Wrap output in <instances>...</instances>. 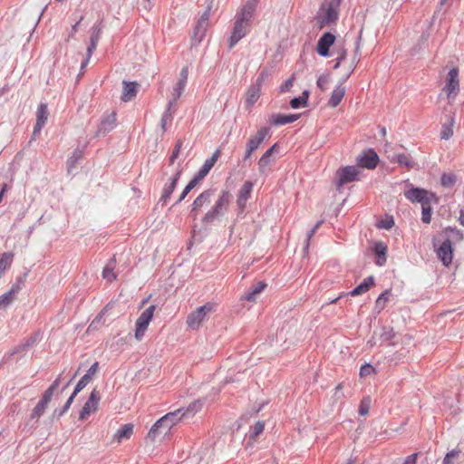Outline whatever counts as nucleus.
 <instances>
[{
    "instance_id": "obj_55",
    "label": "nucleus",
    "mask_w": 464,
    "mask_h": 464,
    "mask_svg": "<svg viewBox=\"0 0 464 464\" xmlns=\"http://www.w3.org/2000/svg\"><path fill=\"white\" fill-rule=\"evenodd\" d=\"M373 372H374V369L372 365L365 364L361 367L360 375L362 377H365V376L372 374Z\"/></svg>"
},
{
    "instance_id": "obj_34",
    "label": "nucleus",
    "mask_w": 464,
    "mask_h": 464,
    "mask_svg": "<svg viewBox=\"0 0 464 464\" xmlns=\"http://www.w3.org/2000/svg\"><path fill=\"white\" fill-rule=\"evenodd\" d=\"M455 124L454 116H450L448 122L444 123L440 131V138L442 140H449L453 135V126Z\"/></svg>"
},
{
    "instance_id": "obj_58",
    "label": "nucleus",
    "mask_w": 464,
    "mask_h": 464,
    "mask_svg": "<svg viewBox=\"0 0 464 464\" xmlns=\"http://www.w3.org/2000/svg\"><path fill=\"white\" fill-rule=\"evenodd\" d=\"M322 224V221H319L317 222L314 227L310 230V232L307 234V239H306V246H305V248L308 247L309 246V242L311 240V237L314 236V234L316 232V230L319 228V227L321 226Z\"/></svg>"
},
{
    "instance_id": "obj_45",
    "label": "nucleus",
    "mask_w": 464,
    "mask_h": 464,
    "mask_svg": "<svg viewBox=\"0 0 464 464\" xmlns=\"http://www.w3.org/2000/svg\"><path fill=\"white\" fill-rule=\"evenodd\" d=\"M264 429H265V423L263 421H257L254 425L249 438L251 440H256V438L258 437L263 432Z\"/></svg>"
},
{
    "instance_id": "obj_23",
    "label": "nucleus",
    "mask_w": 464,
    "mask_h": 464,
    "mask_svg": "<svg viewBox=\"0 0 464 464\" xmlns=\"http://www.w3.org/2000/svg\"><path fill=\"white\" fill-rule=\"evenodd\" d=\"M345 95V87L341 83L337 85L332 92V95L329 99L328 105L330 107H337L342 102L343 98Z\"/></svg>"
},
{
    "instance_id": "obj_33",
    "label": "nucleus",
    "mask_w": 464,
    "mask_h": 464,
    "mask_svg": "<svg viewBox=\"0 0 464 464\" xmlns=\"http://www.w3.org/2000/svg\"><path fill=\"white\" fill-rule=\"evenodd\" d=\"M266 286V284L264 282H258L255 285H253L252 289L246 293L244 298L249 302H255L256 299V295H259Z\"/></svg>"
},
{
    "instance_id": "obj_41",
    "label": "nucleus",
    "mask_w": 464,
    "mask_h": 464,
    "mask_svg": "<svg viewBox=\"0 0 464 464\" xmlns=\"http://www.w3.org/2000/svg\"><path fill=\"white\" fill-rule=\"evenodd\" d=\"M395 334L392 328L384 326L381 329L379 339L382 342L392 341L395 337Z\"/></svg>"
},
{
    "instance_id": "obj_40",
    "label": "nucleus",
    "mask_w": 464,
    "mask_h": 464,
    "mask_svg": "<svg viewBox=\"0 0 464 464\" xmlns=\"http://www.w3.org/2000/svg\"><path fill=\"white\" fill-rule=\"evenodd\" d=\"M115 266V260L111 259L107 266L104 267L102 271V276L103 278L107 279L108 281H111L115 279V275L113 273V268Z\"/></svg>"
},
{
    "instance_id": "obj_24",
    "label": "nucleus",
    "mask_w": 464,
    "mask_h": 464,
    "mask_svg": "<svg viewBox=\"0 0 464 464\" xmlns=\"http://www.w3.org/2000/svg\"><path fill=\"white\" fill-rule=\"evenodd\" d=\"M299 114H273L271 116L270 121L274 125H285L287 123H292L298 120Z\"/></svg>"
},
{
    "instance_id": "obj_47",
    "label": "nucleus",
    "mask_w": 464,
    "mask_h": 464,
    "mask_svg": "<svg viewBox=\"0 0 464 464\" xmlns=\"http://www.w3.org/2000/svg\"><path fill=\"white\" fill-rule=\"evenodd\" d=\"M330 83V77L327 74L321 75L316 82L318 88L321 91L325 92L327 90L328 84Z\"/></svg>"
},
{
    "instance_id": "obj_59",
    "label": "nucleus",
    "mask_w": 464,
    "mask_h": 464,
    "mask_svg": "<svg viewBox=\"0 0 464 464\" xmlns=\"http://www.w3.org/2000/svg\"><path fill=\"white\" fill-rule=\"evenodd\" d=\"M98 369H99V363L96 362L89 368V370L85 375H88L89 377L92 378V376L98 372Z\"/></svg>"
},
{
    "instance_id": "obj_49",
    "label": "nucleus",
    "mask_w": 464,
    "mask_h": 464,
    "mask_svg": "<svg viewBox=\"0 0 464 464\" xmlns=\"http://www.w3.org/2000/svg\"><path fill=\"white\" fill-rule=\"evenodd\" d=\"M183 141L181 140H179L174 147V150L171 153V156L169 158V164H173L175 160L179 157V151L182 148Z\"/></svg>"
},
{
    "instance_id": "obj_2",
    "label": "nucleus",
    "mask_w": 464,
    "mask_h": 464,
    "mask_svg": "<svg viewBox=\"0 0 464 464\" xmlns=\"http://www.w3.org/2000/svg\"><path fill=\"white\" fill-rule=\"evenodd\" d=\"M186 413L183 409H178L172 412H169L160 420H158L150 430L147 438L151 441H155L159 435H167L170 429L177 424Z\"/></svg>"
},
{
    "instance_id": "obj_26",
    "label": "nucleus",
    "mask_w": 464,
    "mask_h": 464,
    "mask_svg": "<svg viewBox=\"0 0 464 464\" xmlns=\"http://www.w3.org/2000/svg\"><path fill=\"white\" fill-rule=\"evenodd\" d=\"M133 428H134V426L131 423H127V424L123 425L114 434V440L118 443L121 442L123 440H129L133 433Z\"/></svg>"
},
{
    "instance_id": "obj_3",
    "label": "nucleus",
    "mask_w": 464,
    "mask_h": 464,
    "mask_svg": "<svg viewBox=\"0 0 464 464\" xmlns=\"http://www.w3.org/2000/svg\"><path fill=\"white\" fill-rule=\"evenodd\" d=\"M341 0H325L317 14L319 27L323 28L338 19V7Z\"/></svg>"
},
{
    "instance_id": "obj_36",
    "label": "nucleus",
    "mask_w": 464,
    "mask_h": 464,
    "mask_svg": "<svg viewBox=\"0 0 464 464\" xmlns=\"http://www.w3.org/2000/svg\"><path fill=\"white\" fill-rule=\"evenodd\" d=\"M457 182V176L452 172L443 173L440 183L444 188H451Z\"/></svg>"
},
{
    "instance_id": "obj_62",
    "label": "nucleus",
    "mask_w": 464,
    "mask_h": 464,
    "mask_svg": "<svg viewBox=\"0 0 464 464\" xmlns=\"http://www.w3.org/2000/svg\"><path fill=\"white\" fill-rule=\"evenodd\" d=\"M290 105L293 109H297L303 105L302 99L300 97L294 98L290 101Z\"/></svg>"
},
{
    "instance_id": "obj_51",
    "label": "nucleus",
    "mask_w": 464,
    "mask_h": 464,
    "mask_svg": "<svg viewBox=\"0 0 464 464\" xmlns=\"http://www.w3.org/2000/svg\"><path fill=\"white\" fill-rule=\"evenodd\" d=\"M459 455V451L453 450L448 452L443 459V464H453V460L458 458Z\"/></svg>"
},
{
    "instance_id": "obj_8",
    "label": "nucleus",
    "mask_w": 464,
    "mask_h": 464,
    "mask_svg": "<svg viewBox=\"0 0 464 464\" xmlns=\"http://www.w3.org/2000/svg\"><path fill=\"white\" fill-rule=\"evenodd\" d=\"M404 195L410 201L419 202L421 206L439 202V198L434 193L418 188L406 191Z\"/></svg>"
},
{
    "instance_id": "obj_12",
    "label": "nucleus",
    "mask_w": 464,
    "mask_h": 464,
    "mask_svg": "<svg viewBox=\"0 0 464 464\" xmlns=\"http://www.w3.org/2000/svg\"><path fill=\"white\" fill-rule=\"evenodd\" d=\"M100 400V392L96 389H93L80 412L79 419L85 420L92 412H95L98 410Z\"/></svg>"
},
{
    "instance_id": "obj_43",
    "label": "nucleus",
    "mask_w": 464,
    "mask_h": 464,
    "mask_svg": "<svg viewBox=\"0 0 464 464\" xmlns=\"http://www.w3.org/2000/svg\"><path fill=\"white\" fill-rule=\"evenodd\" d=\"M371 408V399L369 397L363 398L359 406V414L366 416Z\"/></svg>"
},
{
    "instance_id": "obj_5",
    "label": "nucleus",
    "mask_w": 464,
    "mask_h": 464,
    "mask_svg": "<svg viewBox=\"0 0 464 464\" xmlns=\"http://www.w3.org/2000/svg\"><path fill=\"white\" fill-rule=\"evenodd\" d=\"M214 304L207 303L191 312L187 317L186 323L188 326L192 330H198L203 322H205L208 315L214 311Z\"/></svg>"
},
{
    "instance_id": "obj_9",
    "label": "nucleus",
    "mask_w": 464,
    "mask_h": 464,
    "mask_svg": "<svg viewBox=\"0 0 464 464\" xmlns=\"http://www.w3.org/2000/svg\"><path fill=\"white\" fill-rule=\"evenodd\" d=\"M459 89V70L453 67L448 72L443 92L447 94L448 99H455Z\"/></svg>"
},
{
    "instance_id": "obj_29",
    "label": "nucleus",
    "mask_w": 464,
    "mask_h": 464,
    "mask_svg": "<svg viewBox=\"0 0 464 464\" xmlns=\"http://www.w3.org/2000/svg\"><path fill=\"white\" fill-rule=\"evenodd\" d=\"M374 285V277L372 276L365 278L362 283L356 286L353 291L350 292L352 296L359 295L366 293L371 286Z\"/></svg>"
},
{
    "instance_id": "obj_6",
    "label": "nucleus",
    "mask_w": 464,
    "mask_h": 464,
    "mask_svg": "<svg viewBox=\"0 0 464 464\" xmlns=\"http://www.w3.org/2000/svg\"><path fill=\"white\" fill-rule=\"evenodd\" d=\"M230 198L231 195L228 191H222L212 209L204 216L203 221L211 223L218 217L223 216L227 209Z\"/></svg>"
},
{
    "instance_id": "obj_37",
    "label": "nucleus",
    "mask_w": 464,
    "mask_h": 464,
    "mask_svg": "<svg viewBox=\"0 0 464 464\" xmlns=\"http://www.w3.org/2000/svg\"><path fill=\"white\" fill-rule=\"evenodd\" d=\"M203 407V401L201 400H197L191 402L186 409H183V412L186 413V416L194 415L196 412L199 411Z\"/></svg>"
},
{
    "instance_id": "obj_7",
    "label": "nucleus",
    "mask_w": 464,
    "mask_h": 464,
    "mask_svg": "<svg viewBox=\"0 0 464 464\" xmlns=\"http://www.w3.org/2000/svg\"><path fill=\"white\" fill-rule=\"evenodd\" d=\"M155 309H156V305H154V304L150 305L138 317L136 324H135V334H134V337L137 341H140L143 338L145 332L148 329L149 324L153 318Z\"/></svg>"
},
{
    "instance_id": "obj_13",
    "label": "nucleus",
    "mask_w": 464,
    "mask_h": 464,
    "mask_svg": "<svg viewBox=\"0 0 464 464\" xmlns=\"http://www.w3.org/2000/svg\"><path fill=\"white\" fill-rule=\"evenodd\" d=\"M335 36L331 33L324 34L317 43V53L324 57L330 56V47L334 44Z\"/></svg>"
},
{
    "instance_id": "obj_39",
    "label": "nucleus",
    "mask_w": 464,
    "mask_h": 464,
    "mask_svg": "<svg viewBox=\"0 0 464 464\" xmlns=\"http://www.w3.org/2000/svg\"><path fill=\"white\" fill-rule=\"evenodd\" d=\"M13 255L11 253H4L0 256V277L3 276L5 269L11 265Z\"/></svg>"
},
{
    "instance_id": "obj_52",
    "label": "nucleus",
    "mask_w": 464,
    "mask_h": 464,
    "mask_svg": "<svg viewBox=\"0 0 464 464\" xmlns=\"http://www.w3.org/2000/svg\"><path fill=\"white\" fill-rule=\"evenodd\" d=\"M269 76V73L267 71L264 70L260 72L258 75L256 83L253 84V86H258V89L261 90L262 84L265 82V80Z\"/></svg>"
},
{
    "instance_id": "obj_20",
    "label": "nucleus",
    "mask_w": 464,
    "mask_h": 464,
    "mask_svg": "<svg viewBox=\"0 0 464 464\" xmlns=\"http://www.w3.org/2000/svg\"><path fill=\"white\" fill-rule=\"evenodd\" d=\"M277 150V144H274L269 148L258 160V170L261 174H265L266 169L273 161V153Z\"/></svg>"
},
{
    "instance_id": "obj_30",
    "label": "nucleus",
    "mask_w": 464,
    "mask_h": 464,
    "mask_svg": "<svg viewBox=\"0 0 464 464\" xmlns=\"http://www.w3.org/2000/svg\"><path fill=\"white\" fill-rule=\"evenodd\" d=\"M123 85L121 99L124 102H129L137 94V84L135 82H123Z\"/></svg>"
},
{
    "instance_id": "obj_61",
    "label": "nucleus",
    "mask_w": 464,
    "mask_h": 464,
    "mask_svg": "<svg viewBox=\"0 0 464 464\" xmlns=\"http://www.w3.org/2000/svg\"><path fill=\"white\" fill-rule=\"evenodd\" d=\"M209 170L201 167L198 172L195 175V177L200 181L208 174Z\"/></svg>"
},
{
    "instance_id": "obj_60",
    "label": "nucleus",
    "mask_w": 464,
    "mask_h": 464,
    "mask_svg": "<svg viewBox=\"0 0 464 464\" xmlns=\"http://www.w3.org/2000/svg\"><path fill=\"white\" fill-rule=\"evenodd\" d=\"M209 170L201 167L198 172L195 175V177L200 181L208 174Z\"/></svg>"
},
{
    "instance_id": "obj_1",
    "label": "nucleus",
    "mask_w": 464,
    "mask_h": 464,
    "mask_svg": "<svg viewBox=\"0 0 464 464\" xmlns=\"http://www.w3.org/2000/svg\"><path fill=\"white\" fill-rule=\"evenodd\" d=\"M257 0H249L236 15V21L229 38V48L234 47L246 34L256 12Z\"/></svg>"
},
{
    "instance_id": "obj_22",
    "label": "nucleus",
    "mask_w": 464,
    "mask_h": 464,
    "mask_svg": "<svg viewBox=\"0 0 464 464\" xmlns=\"http://www.w3.org/2000/svg\"><path fill=\"white\" fill-rule=\"evenodd\" d=\"M180 174H181V169L178 170L177 173L174 175V177H172L170 179L169 183L165 185L161 198H160L161 201L166 202L170 198V195L172 194V192L174 191V189L177 186V183L180 177Z\"/></svg>"
},
{
    "instance_id": "obj_15",
    "label": "nucleus",
    "mask_w": 464,
    "mask_h": 464,
    "mask_svg": "<svg viewBox=\"0 0 464 464\" xmlns=\"http://www.w3.org/2000/svg\"><path fill=\"white\" fill-rule=\"evenodd\" d=\"M210 9L211 7L208 6L207 10L202 14L194 29L193 38L197 39L198 41H201L208 26Z\"/></svg>"
},
{
    "instance_id": "obj_54",
    "label": "nucleus",
    "mask_w": 464,
    "mask_h": 464,
    "mask_svg": "<svg viewBox=\"0 0 464 464\" xmlns=\"http://www.w3.org/2000/svg\"><path fill=\"white\" fill-rule=\"evenodd\" d=\"M171 119H172V112L169 111H165V112L163 113L162 118H161V128L163 130H166L167 122L169 121H171Z\"/></svg>"
},
{
    "instance_id": "obj_21",
    "label": "nucleus",
    "mask_w": 464,
    "mask_h": 464,
    "mask_svg": "<svg viewBox=\"0 0 464 464\" xmlns=\"http://www.w3.org/2000/svg\"><path fill=\"white\" fill-rule=\"evenodd\" d=\"M214 196V190L208 189L202 192L193 202L191 212L197 211L203 208L205 205H208Z\"/></svg>"
},
{
    "instance_id": "obj_31",
    "label": "nucleus",
    "mask_w": 464,
    "mask_h": 464,
    "mask_svg": "<svg viewBox=\"0 0 464 464\" xmlns=\"http://www.w3.org/2000/svg\"><path fill=\"white\" fill-rule=\"evenodd\" d=\"M345 41H338L335 47H334V53L337 55L336 57V63L334 66V69H337L340 67L342 61L346 57V48L344 46Z\"/></svg>"
},
{
    "instance_id": "obj_56",
    "label": "nucleus",
    "mask_w": 464,
    "mask_h": 464,
    "mask_svg": "<svg viewBox=\"0 0 464 464\" xmlns=\"http://www.w3.org/2000/svg\"><path fill=\"white\" fill-rule=\"evenodd\" d=\"M394 225L392 218H387L380 221L379 227L385 229H390Z\"/></svg>"
},
{
    "instance_id": "obj_18",
    "label": "nucleus",
    "mask_w": 464,
    "mask_h": 464,
    "mask_svg": "<svg viewBox=\"0 0 464 464\" xmlns=\"http://www.w3.org/2000/svg\"><path fill=\"white\" fill-rule=\"evenodd\" d=\"M269 129L266 127L260 128L257 132L251 136L246 143V147L250 149V151H255L258 149L260 144L265 140L266 137L268 136Z\"/></svg>"
},
{
    "instance_id": "obj_42",
    "label": "nucleus",
    "mask_w": 464,
    "mask_h": 464,
    "mask_svg": "<svg viewBox=\"0 0 464 464\" xmlns=\"http://www.w3.org/2000/svg\"><path fill=\"white\" fill-rule=\"evenodd\" d=\"M82 152L80 150H75L73 151L72 156L68 160L67 165H68V172H71L72 169L75 167L76 162L82 159Z\"/></svg>"
},
{
    "instance_id": "obj_63",
    "label": "nucleus",
    "mask_w": 464,
    "mask_h": 464,
    "mask_svg": "<svg viewBox=\"0 0 464 464\" xmlns=\"http://www.w3.org/2000/svg\"><path fill=\"white\" fill-rule=\"evenodd\" d=\"M417 457H418L417 453H413V454L408 456L405 459L403 464H416Z\"/></svg>"
},
{
    "instance_id": "obj_28",
    "label": "nucleus",
    "mask_w": 464,
    "mask_h": 464,
    "mask_svg": "<svg viewBox=\"0 0 464 464\" xmlns=\"http://www.w3.org/2000/svg\"><path fill=\"white\" fill-rule=\"evenodd\" d=\"M373 250L377 256L376 265L383 266L386 262L387 246L382 242H377L374 245Z\"/></svg>"
},
{
    "instance_id": "obj_27",
    "label": "nucleus",
    "mask_w": 464,
    "mask_h": 464,
    "mask_svg": "<svg viewBox=\"0 0 464 464\" xmlns=\"http://www.w3.org/2000/svg\"><path fill=\"white\" fill-rule=\"evenodd\" d=\"M252 188L253 183L251 181H246L242 186L237 198V204L240 208L245 206L246 200L250 197Z\"/></svg>"
},
{
    "instance_id": "obj_44",
    "label": "nucleus",
    "mask_w": 464,
    "mask_h": 464,
    "mask_svg": "<svg viewBox=\"0 0 464 464\" xmlns=\"http://www.w3.org/2000/svg\"><path fill=\"white\" fill-rule=\"evenodd\" d=\"M220 156V151L218 150H217L213 155L211 156V158L205 160L204 164H203V168H205L206 169H208L210 171V169L213 168V166L215 165V163L217 162L218 159L219 158Z\"/></svg>"
},
{
    "instance_id": "obj_14",
    "label": "nucleus",
    "mask_w": 464,
    "mask_h": 464,
    "mask_svg": "<svg viewBox=\"0 0 464 464\" xmlns=\"http://www.w3.org/2000/svg\"><path fill=\"white\" fill-rule=\"evenodd\" d=\"M48 115L49 112L47 105L45 103H41L36 112V123L34 128L33 138H35L40 133L42 128L47 121Z\"/></svg>"
},
{
    "instance_id": "obj_32",
    "label": "nucleus",
    "mask_w": 464,
    "mask_h": 464,
    "mask_svg": "<svg viewBox=\"0 0 464 464\" xmlns=\"http://www.w3.org/2000/svg\"><path fill=\"white\" fill-rule=\"evenodd\" d=\"M261 90L258 89V86H251L247 92L246 97V104L247 107H252L260 97Z\"/></svg>"
},
{
    "instance_id": "obj_19",
    "label": "nucleus",
    "mask_w": 464,
    "mask_h": 464,
    "mask_svg": "<svg viewBox=\"0 0 464 464\" xmlns=\"http://www.w3.org/2000/svg\"><path fill=\"white\" fill-rule=\"evenodd\" d=\"M188 68L187 66L183 67L179 72V80L176 85L173 88L171 92V96H175V99H179L182 95L188 81Z\"/></svg>"
},
{
    "instance_id": "obj_10",
    "label": "nucleus",
    "mask_w": 464,
    "mask_h": 464,
    "mask_svg": "<svg viewBox=\"0 0 464 464\" xmlns=\"http://www.w3.org/2000/svg\"><path fill=\"white\" fill-rule=\"evenodd\" d=\"M360 173L358 166H346L336 171V186L338 188L357 179Z\"/></svg>"
},
{
    "instance_id": "obj_25",
    "label": "nucleus",
    "mask_w": 464,
    "mask_h": 464,
    "mask_svg": "<svg viewBox=\"0 0 464 464\" xmlns=\"http://www.w3.org/2000/svg\"><path fill=\"white\" fill-rule=\"evenodd\" d=\"M392 162H398L401 165L407 167L408 169H411L415 167V162L412 160L411 157L408 154H392L388 156Z\"/></svg>"
},
{
    "instance_id": "obj_64",
    "label": "nucleus",
    "mask_w": 464,
    "mask_h": 464,
    "mask_svg": "<svg viewBox=\"0 0 464 464\" xmlns=\"http://www.w3.org/2000/svg\"><path fill=\"white\" fill-rule=\"evenodd\" d=\"M105 308L96 316V318L90 324V328H96V324L102 321V315L104 314Z\"/></svg>"
},
{
    "instance_id": "obj_57",
    "label": "nucleus",
    "mask_w": 464,
    "mask_h": 464,
    "mask_svg": "<svg viewBox=\"0 0 464 464\" xmlns=\"http://www.w3.org/2000/svg\"><path fill=\"white\" fill-rule=\"evenodd\" d=\"M53 392H53L52 390L47 389V390L44 392V395H43V397H42V399H41L40 401H43L44 403H45V404H47V405H48V403H49V402L51 401V400H52V397H53Z\"/></svg>"
},
{
    "instance_id": "obj_16",
    "label": "nucleus",
    "mask_w": 464,
    "mask_h": 464,
    "mask_svg": "<svg viewBox=\"0 0 464 464\" xmlns=\"http://www.w3.org/2000/svg\"><path fill=\"white\" fill-rule=\"evenodd\" d=\"M92 382V377H89L88 375H83L82 379L78 382V383L75 386V389L72 392V394L70 396V398L67 400L65 405L63 406V410L57 414L58 417L62 416L63 413H65L71 404L72 403L75 396L88 384Z\"/></svg>"
},
{
    "instance_id": "obj_53",
    "label": "nucleus",
    "mask_w": 464,
    "mask_h": 464,
    "mask_svg": "<svg viewBox=\"0 0 464 464\" xmlns=\"http://www.w3.org/2000/svg\"><path fill=\"white\" fill-rule=\"evenodd\" d=\"M294 82H295V75L293 74L288 80L285 81V83H283L280 86V92H288L293 87Z\"/></svg>"
},
{
    "instance_id": "obj_35",
    "label": "nucleus",
    "mask_w": 464,
    "mask_h": 464,
    "mask_svg": "<svg viewBox=\"0 0 464 464\" xmlns=\"http://www.w3.org/2000/svg\"><path fill=\"white\" fill-rule=\"evenodd\" d=\"M15 291L12 288L0 296V309L6 308L14 299Z\"/></svg>"
},
{
    "instance_id": "obj_48",
    "label": "nucleus",
    "mask_w": 464,
    "mask_h": 464,
    "mask_svg": "<svg viewBox=\"0 0 464 464\" xmlns=\"http://www.w3.org/2000/svg\"><path fill=\"white\" fill-rule=\"evenodd\" d=\"M389 294L388 291H385L384 293H382L376 300L375 302V308L380 312L382 311L384 306H385V303L387 301V295Z\"/></svg>"
},
{
    "instance_id": "obj_50",
    "label": "nucleus",
    "mask_w": 464,
    "mask_h": 464,
    "mask_svg": "<svg viewBox=\"0 0 464 464\" xmlns=\"http://www.w3.org/2000/svg\"><path fill=\"white\" fill-rule=\"evenodd\" d=\"M360 40H361V35L357 38V41H356V46H355V51H354V56L353 58V61L352 63H350V66H349V72L346 75V78L349 77L350 73L354 70L355 66H356V55L359 52V49H360Z\"/></svg>"
},
{
    "instance_id": "obj_38",
    "label": "nucleus",
    "mask_w": 464,
    "mask_h": 464,
    "mask_svg": "<svg viewBox=\"0 0 464 464\" xmlns=\"http://www.w3.org/2000/svg\"><path fill=\"white\" fill-rule=\"evenodd\" d=\"M47 408V404L39 401L36 406L33 409L32 413L30 415L31 420H38L45 411Z\"/></svg>"
},
{
    "instance_id": "obj_17",
    "label": "nucleus",
    "mask_w": 464,
    "mask_h": 464,
    "mask_svg": "<svg viewBox=\"0 0 464 464\" xmlns=\"http://www.w3.org/2000/svg\"><path fill=\"white\" fill-rule=\"evenodd\" d=\"M115 121H116V116H115L114 112L105 115L102 118V120L101 121V123H100L99 128L95 133V136L96 137L104 136L106 133L112 130L115 127Z\"/></svg>"
},
{
    "instance_id": "obj_4",
    "label": "nucleus",
    "mask_w": 464,
    "mask_h": 464,
    "mask_svg": "<svg viewBox=\"0 0 464 464\" xmlns=\"http://www.w3.org/2000/svg\"><path fill=\"white\" fill-rule=\"evenodd\" d=\"M446 233H450L442 244L437 248L438 258L442 262L445 266H448L453 258L452 244L450 237L456 238L457 240L462 239V235L456 229H447Z\"/></svg>"
},
{
    "instance_id": "obj_11",
    "label": "nucleus",
    "mask_w": 464,
    "mask_h": 464,
    "mask_svg": "<svg viewBox=\"0 0 464 464\" xmlns=\"http://www.w3.org/2000/svg\"><path fill=\"white\" fill-rule=\"evenodd\" d=\"M378 162L379 157L377 153L372 149L362 151L357 157L358 168L362 167L368 169H373L376 168Z\"/></svg>"
},
{
    "instance_id": "obj_46",
    "label": "nucleus",
    "mask_w": 464,
    "mask_h": 464,
    "mask_svg": "<svg viewBox=\"0 0 464 464\" xmlns=\"http://www.w3.org/2000/svg\"><path fill=\"white\" fill-rule=\"evenodd\" d=\"M422 208V217L421 220L423 223L430 224L431 220V208L430 204H425L421 206Z\"/></svg>"
}]
</instances>
